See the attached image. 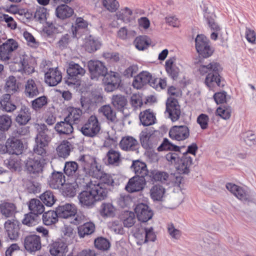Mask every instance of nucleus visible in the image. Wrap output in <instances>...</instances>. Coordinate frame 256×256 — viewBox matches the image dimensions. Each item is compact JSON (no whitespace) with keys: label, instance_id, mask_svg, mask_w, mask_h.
<instances>
[{"label":"nucleus","instance_id":"1","mask_svg":"<svg viewBox=\"0 0 256 256\" xmlns=\"http://www.w3.org/2000/svg\"><path fill=\"white\" fill-rule=\"evenodd\" d=\"M78 160L86 174L83 180L88 181L82 184L80 182V179L76 180L77 184L86 188V190L81 192L78 196L79 204L82 207L92 208L96 202V158L86 154L80 156Z\"/></svg>","mask_w":256,"mask_h":256},{"label":"nucleus","instance_id":"2","mask_svg":"<svg viewBox=\"0 0 256 256\" xmlns=\"http://www.w3.org/2000/svg\"><path fill=\"white\" fill-rule=\"evenodd\" d=\"M198 70L202 76L206 74L204 83L209 89L214 88V84L220 88H224L226 81L221 75L223 68L219 62L212 61L207 65L202 64Z\"/></svg>","mask_w":256,"mask_h":256},{"label":"nucleus","instance_id":"3","mask_svg":"<svg viewBox=\"0 0 256 256\" xmlns=\"http://www.w3.org/2000/svg\"><path fill=\"white\" fill-rule=\"evenodd\" d=\"M103 77L102 83L106 92H109L122 87L121 76L118 72L108 71V68L102 61L97 60V80Z\"/></svg>","mask_w":256,"mask_h":256},{"label":"nucleus","instance_id":"4","mask_svg":"<svg viewBox=\"0 0 256 256\" xmlns=\"http://www.w3.org/2000/svg\"><path fill=\"white\" fill-rule=\"evenodd\" d=\"M195 48L198 54V60L195 64L204 62V60L210 57L214 52L215 50L211 45L210 39L204 34H198L194 39Z\"/></svg>","mask_w":256,"mask_h":256},{"label":"nucleus","instance_id":"5","mask_svg":"<svg viewBox=\"0 0 256 256\" xmlns=\"http://www.w3.org/2000/svg\"><path fill=\"white\" fill-rule=\"evenodd\" d=\"M226 189L244 204L256 203V192L248 188H244L232 182H228Z\"/></svg>","mask_w":256,"mask_h":256},{"label":"nucleus","instance_id":"6","mask_svg":"<svg viewBox=\"0 0 256 256\" xmlns=\"http://www.w3.org/2000/svg\"><path fill=\"white\" fill-rule=\"evenodd\" d=\"M166 158L169 162L174 163L178 174L188 175L190 173V166L194 164L192 158H180L175 152H168L166 155Z\"/></svg>","mask_w":256,"mask_h":256},{"label":"nucleus","instance_id":"7","mask_svg":"<svg viewBox=\"0 0 256 256\" xmlns=\"http://www.w3.org/2000/svg\"><path fill=\"white\" fill-rule=\"evenodd\" d=\"M160 132L153 127L144 128L140 134V141L144 149H152L160 140Z\"/></svg>","mask_w":256,"mask_h":256},{"label":"nucleus","instance_id":"8","mask_svg":"<svg viewBox=\"0 0 256 256\" xmlns=\"http://www.w3.org/2000/svg\"><path fill=\"white\" fill-rule=\"evenodd\" d=\"M85 70L78 64L73 62L69 64L67 69L68 78L65 82L68 86H79L80 84L81 78L84 74Z\"/></svg>","mask_w":256,"mask_h":256},{"label":"nucleus","instance_id":"9","mask_svg":"<svg viewBox=\"0 0 256 256\" xmlns=\"http://www.w3.org/2000/svg\"><path fill=\"white\" fill-rule=\"evenodd\" d=\"M157 78H154L151 73L146 70L140 72L134 78L132 86L136 90H140L144 86L148 84L151 87L156 89Z\"/></svg>","mask_w":256,"mask_h":256},{"label":"nucleus","instance_id":"10","mask_svg":"<svg viewBox=\"0 0 256 256\" xmlns=\"http://www.w3.org/2000/svg\"><path fill=\"white\" fill-rule=\"evenodd\" d=\"M134 208L137 219L140 223H145L151 220L154 212L148 204L138 202Z\"/></svg>","mask_w":256,"mask_h":256},{"label":"nucleus","instance_id":"11","mask_svg":"<svg viewBox=\"0 0 256 256\" xmlns=\"http://www.w3.org/2000/svg\"><path fill=\"white\" fill-rule=\"evenodd\" d=\"M23 148L22 142L14 137L8 138L5 145L0 144V152L2 153L8 152L10 154H21Z\"/></svg>","mask_w":256,"mask_h":256},{"label":"nucleus","instance_id":"12","mask_svg":"<svg viewBox=\"0 0 256 256\" xmlns=\"http://www.w3.org/2000/svg\"><path fill=\"white\" fill-rule=\"evenodd\" d=\"M146 184L144 174H136L130 178L125 186V190L130 193L142 191Z\"/></svg>","mask_w":256,"mask_h":256},{"label":"nucleus","instance_id":"13","mask_svg":"<svg viewBox=\"0 0 256 256\" xmlns=\"http://www.w3.org/2000/svg\"><path fill=\"white\" fill-rule=\"evenodd\" d=\"M18 48V44L14 39L10 38L2 42L0 38V60L6 61L10 59L12 52Z\"/></svg>","mask_w":256,"mask_h":256},{"label":"nucleus","instance_id":"14","mask_svg":"<svg viewBox=\"0 0 256 256\" xmlns=\"http://www.w3.org/2000/svg\"><path fill=\"white\" fill-rule=\"evenodd\" d=\"M144 176L146 179V182L152 184L158 182H160L162 184H165L169 178V174L167 172L155 168L146 170Z\"/></svg>","mask_w":256,"mask_h":256},{"label":"nucleus","instance_id":"15","mask_svg":"<svg viewBox=\"0 0 256 256\" xmlns=\"http://www.w3.org/2000/svg\"><path fill=\"white\" fill-rule=\"evenodd\" d=\"M166 112L168 113L169 118L172 122L179 120L181 111L178 100L172 96L168 98L166 102Z\"/></svg>","mask_w":256,"mask_h":256},{"label":"nucleus","instance_id":"16","mask_svg":"<svg viewBox=\"0 0 256 256\" xmlns=\"http://www.w3.org/2000/svg\"><path fill=\"white\" fill-rule=\"evenodd\" d=\"M209 2L207 1H202L200 5V8L203 14L204 18L206 20L210 28L216 32L220 31V26L214 22V19L216 16L214 12H210L208 10Z\"/></svg>","mask_w":256,"mask_h":256},{"label":"nucleus","instance_id":"17","mask_svg":"<svg viewBox=\"0 0 256 256\" xmlns=\"http://www.w3.org/2000/svg\"><path fill=\"white\" fill-rule=\"evenodd\" d=\"M169 137L172 140H184L190 136V129L185 125L174 126L170 130Z\"/></svg>","mask_w":256,"mask_h":256},{"label":"nucleus","instance_id":"18","mask_svg":"<svg viewBox=\"0 0 256 256\" xmlns=\"http://www.w3.org/2000/svg\"><path fill=\"white\" fill-rule=\"evenodd\" d=\"M42 92L40 82L32 78L28 79L24 84V94L26 98H34Z\"/></svg>","mask_w":256,"mask_h":256},{"label":"nucleus","instance_id":"19","mask_svg":"<svg viewBox=\"0 0 256 256\" xmlns=\"http://www.w3.org/2000/svg\"><path fill=\"white\" fill-rule=\"evenodd\" d=\"M20 222L16 218L7 220L4 224V229L11 240H16L19 236Z\"/></svg>","mask_w":256,"mask_h":256},{"label":"nucleus","instance_id":"20","mask_svg":"<svg viewBox=\"0 0 256 256\" xmlns=\"http://www.w3.org/2000/svg\"><path fill=\"white\" fill-rule=\"evenodd\" d=\"M45 160L43 158H28L26 162V168L30 174H39L42 171Z\"/></svg>","mask_w":256,"mask_h":256},{"label":"nucleus","instance_id":"21","mask_svg":"<svg viewBox=\"0 0 256 256\" xmlns=\"http://www.w3.org/2000/svg\"><path fill=\"white\" fill-rule=\"evenodd\" d=\"M24 244L28 252H36L42 248L40 238L36 234L27 236L24 239Z\"/></svg>","mask_w":256,"mask_h":256},{"label":"nucleus","instance_id":"22","mask_svg":"<svg viewBox=\"0 0 256 256\" xmlns=\"http://www.w3.org/2000/svg\"><path fill=\"white\" fill-rule=\"evenodd\" d=\"M120 148L124 151H136L138 152V144L137 140L132 136H126L122 138L120 142Z\"/></svg>","mask_w":256,"mask_h":256},{"label":"nucleus","instance_id":"23","mask_svg":"<svg viewBox=\"0 0 256 256\" xmlns=\"http://www.w3.org/2000/svg\"><path fill=\"white\" fill-rule=\"evenodd\" d=\"M44 79L46 82L50 86H56L62 80V73L58 68H50L45 74Z\"/></svg>","mask_w":256,"mask_h":256},{"label":"nucleus","instance_id":"24","mask_svg":"<svg viewBox=\"0 0 256 256\" xmlns=\"http://www.w3.org/2000/svg\"><path fill=\"white\" fill-rule=\"evenodd\" d=\"M56 211L59 218H70L77 211V208L74 204L66 203L57 207Z\"/></svg>","mask_w":256,"mask_h":256},{"label":"nucleus","instance_id":"25","mask_svg":"<svg viewBox=\"0 0 256 256\" xmlns=\"http://www.w3.org/2000/svg\"><path fill=\"white\" fill-rule=\"evenodd\" d=\"M68 250L67 244L60 240L54 242L50 246V252L53 256H65Z\"/></svg>","mask_w":256,"mask_h":256},{"label":"nucleus","instance_id":"26","mask_svg":"<svg viewBox=\"0 0 256 256\" xmlns=\"http://www.w3.org/2000/svg\"><path fill=\"white\" fill-rule=\"evenodd\" d=\"M140 125L144 127L153 125L156 122V117L150 108L140 112L139 114Z\"/></svg>","mask_w":256,"mask_h":256},{"label":"nucleus","instance_id":"27","mask_svg":"<svg viewBox=\"0 0 256 256\" xmlns=\"http://www.w3.org/2000/svg\"><path fill=\"white\" fill-rule=\"evenodd\" d=\"M102 160L106 166H118L121 161L120 152L111 148L107 152Z\"/></svg>","mask_w":256,"mask_h":256},{"label":"nucleus","instance_id":"28","mask_svg":"<svg viewBox=\"0 0 256 256\" xmlns=\"http://www.w3.org/2000/svg\"><path fill=\"white\" fill-rule=\"evenodd\" d=\"M80 131L86 136H94L96 135V116H92L87 122L81 128Z\"/></svg>","mask_w":256,"mask_h":256},{"label":"nucleus","instance_id":"29","mask_svg":"<svg viewBox=\"0 0 256 256\" xmlns=\"http://www.w3.org/2000/svg\"><path fill=\"white\" fill-rule=\"evenodd\" d=\"M0 212L5 218H16L17 213V208L16 204L11 202L4 201L0 204Z\"/></svg>","mask_w":256,"mask_h":256},{"label":"nucleus","instance_id":"30","mask_svg":"<svg viewBox=\"0 0 256 256\" xmlns=\"http://www.w3.org/2000/svg\"><path fill=\"white\" fill-rule=\"evenodd\" d=\"M112 104L114 106L123 114V118L128 117L130 114L125 113L124 109L128 104V100L124 96L121 94L114 95L112 98Z\"/></svg>","mask_w":256,"mask_h":256},{"label":"nucleus","instance_id":"31","mask_svg":"<svg viewBox=\"0 0 256 256\" xmlns=\"http://www.w3.org/2000/svg\"><path fill=\"white\" fill-rule=\"evenodd\" d=\"M97 186H114V180L112 176L104 171H102L100 168H98L97 165Z\"/></svg>","mask_w":256,"mask_h":256},{"label":"nucleus","instance_id":"32","mask_svg":"<svg viewBox=\"0 0 256 256\" xmlns=\"http://www.w3.org/2000/svg\"><path fill=\"white\" fill-rule=\"evenodd\" d=\"M36 128L37 130V134L35 140L49 142L50 137L48 134L50 130H48L47 126L44 124H36Z\"/></svg>","mask_w":256,"mask_h":256},{"label":"nucleus","instance_id":"33","mask_svg":"<svg viewBox=\"0 0 256 256\" xmlns=\"http://www.w3.org/2000/svg\"><path fill=\"white\" fill-rule=\"evenodd\" d=\"M165 188L158 184H154L150 190V196L154 202H162L166 193Z\"/></svg>","mask_w":256,"mask_h":256},{"label":"nucleus","instance_id":"34","mask_svg":"<svg viewBox=\"0 0 256 256\" xmlns=\"http://www.w3.org/2000/svg\"><path fill=\"white\" fill-rule=\"evenodd\" d=\"M151 42L152 40L148 36L140 35L135 38L133 44L138 50L144 51L150 46Z\"/></svg>","mask_w":256,"mask_h":256},{"label":"nucleus","instance_id":"35","mask_svg":"<svg viewBox=\"0 0 256 256\" xmlns=\"http://www.w3.org/2000/svg\"><path fill=\"white\" fill-rule=\"evenodd\" d=\"M65 182L64 176L62 172H54L49 180V185L53 189H58Z\"/></svg>","mask_w":256,"mask_h":256},{"label":"nucleus","instance_id":"36","mask_svg":"<svg viewBox=\"0 0 256 256\" xmlns=\"http://www.w3.org/2000/svg\"><path fill=\"white\" fill-rule=\"evenodd\" d=\"M54 129L60 134H70L74 130L72 124L66 120V118L64 121L58 122L55 125Z\"/></svg>","mask_w":256,"mask_h":256},{"label":"nucleus","instance_id":"37","mask_svg":"<svg viewBox=\"0 0 256 256\" xmlns=\"http://www.w3.org/2000/svg\"><path fill=\"white\" fill-rule=\"evenodd\" d=\"M28 208L30 213L38 216L44 211V207L42 202L36 198L31 199L29 201Z\"/></svg>","mask_w":256,"mask_h":256},{"label":"nucleus","instance_id":"38","mask_svg":"<svg viewBox=\"0 0 256 256\" xmlns=\"http://www.w3.org/2000/svg\"><path fill=\"white\" fill-rule=\"evenodd\" d=\"M10 94H4L0 100V106L2 109L6 112H12L16 108V106L10 100Z\"/></svg>","mask_w":256,"mask_h":256},{"label":"nucleus","instance_id":"39","mask_svg":"<svg viewBox=\"0 0 256 256\" xmlns=\"http://www.w3.org/2000/svg\"><path fill=\"white\" fill-rule=\"evenodd\" d=\"M82 107L85 110H94L96 107V96L90 94L88 96H82L80 98Z\"/></svg>","mask_w":256,"mask_h":256},{"label":"nucleus","instance_id":"40","mask_svg":"<svg viewBox=\"0 0 256 256\" xmlns=\"http://www.w3.org/2000/svg\"><path fill=\"white\" fill-rule=\"evenodd\" d=\"M30 118V112L29 108L25 106H22L16 118V121L20 125H25Z\"/></svg>","mask_w":256,"mask_h":256},{"label":"nucleus","instance_id":"41","mask_svg":"<svg viewBox=\"0 0 256 256\" xmlns=\"http://www.w3.org/2000/svg\"><path fill=\"white\" fill-rule=\"evenodd\" d=\"M74 12L73 9L66 4H61L56 10V16L62 20L70 18Z\"/></svg>","mask_w":256,"mask_h":256},{"label":"nucleus","instance_id":"42","mask_svg":"<svg viewBox=\"0 0 256 256\" xmlns=\"http://www.w3.org/2000/svg\"><path fill=\"white\" fill-rule=\"evenodd\" d=\"M73 148L72 145L68 140H64L56 148L58 154L60 157L66 158L70 154Z\"/></svg>","mask_w":256,"mask_h":256},{"label":"nucleus","instance_id":"43","mask_svg":"<svg viewBox=\"0 0 256 256\" xmlns=\"http://www.w3.org/2000/svg\"><path fill=\"white\" fill-rule=\"evenodd\" d=\"M68 111V114L65 118L66 120L70 122L72 124H78L82 114V110L78 108H69Z\"/></svg>","mask_w":256,"mask_h":256},{"label":"nucleus","instance_id":"44","mask_svg":"<svg viewBox=\"0 0 256 256\" xmlns=\"http://www.w3.org/2000/svg\"><path fill=\"white\" fill-rule=\"evenodd\" d=\"M48 144V142L35 140V144L33 148L34 154L40 156L39 158H45L46 156V148Z\"/></svg>","mask_w":256,"mask_h":256},{"label":"nucleus","instance_id":"45","mask_svg":"<svg viewBox=\"0 0 256 256\" xmlns=\"http://www.w3.org/2000/svg\"><path fill=\"white\" fill-rule=\"evenodd\" d=\"M130 168L134 169L135 175L144 174L146 172V170H148L146 163L140 159L132 160Z\"/></svg>","mask_w":256,"mask_h":256},{"label":"nucleus","instance_id":"46","mask_svg":"<svg viewBox=\"0 0 256 256\" xmlns=\"http://www.w3.org/2000/svg\"><path fill=\"white\" fill-rule=\"evenodd\" d=\"M95 226L90 222H85L82 225L78 227V234L80 238L92 234L94 230Z\"/></svg>","mask_w":256,"mask_h":256},{"label":"nucleus","instance_id":"47","mask_svg":"<svg viewBox=\"0 0 256 256\" xmlns=\"http://www.w3.org/2000/svg\"><path fill=\"white\" fill-rule=\"evenodd\" d=\"M232 108L228 105H220L216 108L215 114L224 120H228L231 116Z\"/></svg>","mask_w":256,"mask_h":256},{"label":"nucleus","instance_id":"48","mask_svg":"<svg viewBox=\"0 0 256 256\" xmlns=\"http://www.w3.org/2000/svg\"><path fill=\"white\" fill-rule=\"evenodd\" d=\"M58 216L56 210H48L44 213L42 221L45 225L50 226L58 222Z\"/></svg>","mask_w":256,"mask_h":256},{"label":"nucleus","instance_id":"49","mask_svg":"<svg viewBox=\"0 0 256 256\" xmlns=\"http://www.w3.org/2000/svg\"><path fill=\"white\" fill-rule=\"evenodd\" d=\"M116 210V208L112 204L102 203L100 212L104 217H114Z\"/></svg>","mask_w":256,"mask_h":256},{"label":"nucleus","instance_id":"50","mask_svg":"<svg viewBox=\"0 0 256 256\" xmlns=\"http://www.w3.org/2000/svg\"><path fill=\"white\" fill-rule=\"evenodd\" d=\"M40 198L41 202L47 206H52L56 202V199L50 190H46L42 194Z\"/></svg>","mask_w":256,"mask_h":256},{"label":"nucleus","instance_id":"51","mask_svg":"<svg viewBox=\"0 0 256 256\" xmlns=\"http://www.w3.org/2000/svg\"><path fill=\"white\" fill-rule=\"evenodd\" d=\"M176 148H178L177 145L171 142L168 138H164L160 144L157 148L158 152L164 151H173L174 152Z\"/></svg>","mask_w":256,"mask_h":256},{"label":"nucleus","instance_id":"52","mask_svg":"<svg viewBox=\"0 0 256 256\" xmlns=\"http://www.w3.org/2000/svg\"><path fill=\"white\" fill-rule=\"evenodd\" d=\"M99 112H102L106 119L112 122L114 120L116 114L109 104L104 105L98 109Z\"/></svg>","mask_w":256,"mask_h":256},{"label":"nucleus","instance_id":"53","mask_svg":"<svg viewBox=\"0 0 256 256\" xmlns=\"http://www.w3.org/2000/svg\"><path fill=\"white\" fill-rule=\"evenodd\" d=\"M88 24L86 21L82 18H78L76 19L74 26H72V31L74 36H76V34L81 29H84L87 28Z\"/></svg>","mask_w":256,"mask_h":256},{"label":"nucleus","instance_id":"54","mask_svg":"<svg viewBox=\"0 0 256 256\" xmlns=\"http://www.w3.org/2000/svg\"><path fill=\"white\" fill-rule=\"evenodd\" d=\"M110 246L111 243L107 238L102 236L97 237V250L107 251L110 250Z\"/></svg>","mask_w":256,"mask_h":256},{"label":"nucleus","instance_id":"55","mask_svg":"<svg viewBox=\"0 0 256 256\" xmlns=\"http://www.w3.org/2000/svg\"><path fill=\"white\" fill-rule=\"evenodd\" d=\"M48 98L44 96H40L32 101V108L35 110H38L48 104Z\"/></svg>","mask_w":256,"mask_h":256},{"label":"nucleus","instance_id":"56","mask_svg":"<svg viewBox=\"0 0 256 256\" xmlns=\"http://www.w3.org/2000/svg\"><path fill=\"white\" fill-rule=\"evenodd\" d=\"M227 92L225 90L217 92L214 93L212 98L216 104H222L227 103Z\"/></svg>","mask_w":256,"mask_h":256},{"label":"nucleus","instance_id":"57","mask_svg":"<svg viewBox=\"0 0 256 256\" xmlns=\"http://www.w3.org/2000/svg\"><path fill=\"white\" fill-rule=\"evenodd\" d=\"M103 6L110 12H116L120 4L117 0H102Z\"/></svg>","mask_w":256,"mask_h":256},{"label":"nucleus","instance_id":"58","mask_svg":"<svg viewBox=\"0 0 256 256\" xmlns=\"http://www.w3.org/2000/svg\"><path fill=\"white\" fill-rule=\"evenodd\" d=\"M43 32L44 36L48 38H52L54 34L59 32V31L58 28L52 22H47V26L44 28Z\"/></svg>","mask_w":256,"mask_h":256},{"label":"nucleus","instance_id":"59","mask_svg":"<svg viewBox=\"0 0 256 256\" xmlns=\"http://www.w3.org/2000/svg\"><path fill=\"white\" fill-rule=\"evenodd\" d=\"M71 40L70 34H66L62 36L56 42V46L59 49L62 50L68 48Z\"/></svg>","mask_w":256,"mask_h":256},{"label":"nucleus","instance_id":"60","mask_svg":"<svg viewBox=\"0 0 256 256\" xmlns=\"http://www.w3.org/2000/svg\"><path fill=\"white\" fill-rule=\"evenodd\" d=\"M5 165L12 171H16L20 168V162L17 158H10L4 162Z\"/></svg>","mask_w":256,"mask_h":256},{"label":"nucleus","instance_id":"61","mask_svg":"<svg viewBox=\"0 0 256 256\" xmlns=\"http://www.w3.org/2000/svg\"><path fill=\"white\" fill-rule=\"evenodd\" d=\"M142 94H133L130 98V103L134 109L138 107L141 108L144 102L142 100Z\"/></svg>","mask_w":256,"mask_h":256},{"label":"nucleus","instance_id":"62","mask_svg":"<svg viewBox=\"0 0 256 256\" xmlns=\"http://www.w3.org/2000/svg\"><path fill=\"white\" fill-rule=\"evenodd\" d=\"M18 88L16 85V80L14 76H10L6 82V92L14 94L16 92Z\"/></svg>","mask_w":256,"mask_h":256},{"label":"nucleus","instance_id":"63","mask_svg":"<svg viewBox=\"0 0 256 256\" xmlns=\"http://www.w3.org/2000/svg\"><path fill=\"white\" fill-rule=\"evenodd\" d=\"M209 121V116L206 114L202 113L200 114L196 118L197 123L202 130H205L208 128Z\"/></svg>","mask_w":256,"mask_h":256},{"label":"nucleus","instance_id":"64","mask_svg":"<svg viewBox=\"0 0 256 256\" xmlns=\"http://www.w3.org/2000/svg\"><path fill=\"white\" fill-rule=\"evenodd\" d=\"M78 168V164L75 162H68L65 164L64 168V173L70 176L76 173Z\"/></svg>","mask_w":256,"mask_h":256}]
</instances>
